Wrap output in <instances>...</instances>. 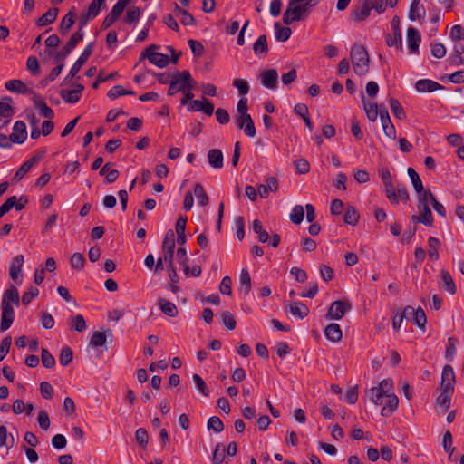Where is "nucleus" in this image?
<instances>
[{
	"label": "nucleus",
	"instance_id": "nucleus-6",
	"mask_svg": "<svg viewBox=\"0 0 464 464\" xmlns=\"http://www.w3.org/2000/svg\"><path fill=\"white\" fill-rule=\"evenodd\" d=\"M351 308L352 305L348 301H334L330 305L326 317L331 320H340Z\"/></svg>",
	"mask_w": 464,
	"mask_h": 464
},
{
	"label": "nucleus",
	"instance_id": "nucleus-51",
	"mask_svg": "<svg viewBox=\"0 0 464 464\" xmlns=\"http://www.w3.org/2000/svg\"><path fill=\"white\" fill-rule=\"evenodd\" d=\"M369 398L375 405H382L383 402V397L385 394L377 387H372L369 392Z\"/></svg>",
	"mask_w": 464,
	"mask_h": 464
},
{
	"label": "nucleus",
	"instance_id": "nucleus-31",
	"mask_svg": "<svg viewBox=\"0 0 464 464\" xmlns=\"http://www.w3.org/2000/svg\"><path fill=\"white\" fill-rule=\"evenodd\" d=\"M158 304L161 312L169 317H176L179 314L177 306L165 298H160L158 300Z\"/></svg>",
	"mask_w": 464,
	"mask_h": 464
},
{
	"label": "nucleus",
	"instance_id": "nucleus-59",
	"mask_svg": "<svg viewBox=\"0 0 464 464\" xmlns=\"http://www.w3.org/2000/svg\"><path fill=\"white\" fill-rule=\"evenodd\" d=\"M141 11L139 7H131L127 10L125 16V23L130 24L138 22L140 16Z\"/></svg>",
	"mask_w": 464,
	"mask_h": 464
},
{
	"label": "nucleus",
	"instance_id": "nucleus-9",
	"mask_svg": "<svg viewBox=\"0 0 464 464\" xmlns=\"http://www.w3.org/2000/svg\"><path fill=\"white\" fill-rule=\"evenodd\" d=\"M259 79L261 84L271 90H275L278 85V72L276 69H268L260 72Z\"/></svg>",
	"mask_w": 464,
	"mask_h": 464
},
{
	"label": "nucleus",
	"instance_id": "nucleus-34",
	"mask_svg": "<svg viewBox=\"0 0 464 464\" xmlns=\"http://www.w3.org/2000/svg\"><path fill=\"white\" fill-rule=\"evenodd\" d=\"M239 292L243 293L245 295H247L251 291V277L247 271V269L243 268L240 273L239 278Z\"/></svg>",
	"mask_w": 464,
	"mask_h": 464
},
{
	"label": "nucleus",
	"instance_id": "nucleus-56",
	"mask_svg": "<svg viewBox=\"0 0 464 464\" xmlns=\"http://www.w3.org/2000/svg\"><path fill=\"white\" fill-rule=\"evenodd\" d=\"M304 216V210L302 205H295L290 214V219L295 224H300Z\"/></svg>",
	"mask_w": 464,
	"mask_h": 464
},
{
	"label": "nucleus",
	"instance_id": "nucleus-28",
	"mask_svg": "<svg viewBox=\"0 0 464 464\" xmlns=\"http://www.w3.org/2000/svg\"><path fill=\"white\" fill-rule=\"evenodd\" d=\"M34 104L36 109L39 110L42 116L47 119H53L54 117L53 111L46 104V102L38 95H34L33 98Z\"/></svg>",
	"mask_w": 464,
	"mask_h": 464
},
{
	"label": "nucleus",
	"instance_id": "nucleus-36",
	"mask_svg": "<svg viewBox=\"0 0 464 464\" xmlns=\"http://www.w3.org/2000/svg\"><path fill=\"white\" fill-rule=\"evenodd\" d=\"M425 9L421 5L420 7L419 5H411L410 11H409V19L411 21H416L419 20L420 24H422L425 20Z\"/></svg>",
	"mask_w": 464,
	"mask_h": 464
},
{
	"label": "nucleus",
	"instance_id": "nucleus-44",
	"mask_svg": "<svg viewBox=\"0 0 464 464\" xmlns=\"http://www.w3.org/2000/svg\"><path fill=\"white\" fill-rule=\"evenodd\" d=\"M276 38L279 42H285L289 39L292 31L289 27H283L279 23L275 24Z\"/></svg>",
	"mask_w": 464,
	"mask_h": 464
},
{
	"label": "nucleus",
	"instance_id": "nucleus-38",
	"mask_svg": "<svg viewBox=\"0 0 464 464\" xmlns=\"http://www.w3.org/2000/svg\"><path fill=\"white\" fill-rule=\"evenodd\" d=\"M84 32H81V30H77L72 34L67 44L63 46V48L68 51L70 53L72 50L77 46V44L83 40Z\"/></svg>",
	"mask_w": 464,
	"mask_h": 464
},
{
	"label": "nucleus",
	"instance_id": "nucleus-57",
	"mask_svg": "<svg viewBox=\"0 0 464 464\" xmlns=\"http://www.w3.org/2000/svg\"><path fill=\"white\" fill-rule=\"evenodd\" d=\"M41 360L43 365L47 369L53 368L55 365L54 357L45 348H42Z\"/></svg>",
	"mask_w": 464,
	"mask_h": 464
},
{
	"label": "nucleus",
	"instance_id": "nucleus-7",
	"mask_svg": "<svg viewBox=\"0 0 464 464\" xmlns=\"http://www.w3.org/2000/svg\"><path fill=\"white\" fill-rule=\"evenodd\" d=\"M175 245L174 232L172 230H169L162 242V257L164 258V262L170 265L173 263Z\"/></svg>",
	"mask_w": 464,
	"mask_h": 464
},
{
	"label": "nucleus",
	"instance_id": "nucleus-43",
	"mask_svg": "<svg viewBox=\"0 0 464 464\" xmlns=\"http://www.w3.org/2000/svg\"><path fill=\"white\" fill-rule=\"evenodd\" d=\"M440 274L445 290L448 291L450 294H455L457 289L450 274L444 269L441 270Z\"/></svg>",
	"mask_w": 464,
	"mask_h": 464
},
{
	"label": "nucleus",
	"instance_id": "nucleus-26",
	"mask_svg": "<svg viewBox=\"0 0 464 464\" xmlns=\"http://www.w3.org/2000/svg\"><path fill=\"white\" fill-rule=\"evenodd\" d=\"M19 304V293L16 287L11 286L7 289L3 296L1 305L12 306Z\"/></svg>",
	"mask_w": 464,
	"mask_h": 464
},
{
	"label": "nucleus",
	"instance_id": "nucleus-8",
	"mask_svg": "<svg viewBox=\"0 0 464 464\" xmlns=\"http://www.w3.org/2000/svg\"><path fill=\"white\" fill-rule=\"evenodd\" d=\"M384 193L392 203L409 200V192L406 186L399 181L392 182V194L388 193L386 190H384Z\"/></svg>",
	"mask_w": 464,
	"mask_h": 464
},
{
	"label": "nucleus",
	"instance_id": "nucleus-52",
	"mask_svg": "<svg viewBox=\"0 0 464 464\" xmlns=\"http://www.w3.org/2000/svg\"><path fill=\"white\" fill-rule=\"evenodd\" d=\"M358 211L354 208L349 207L343 216L344 222L348 225H355L358 222Z\"/></svg>",
	"mask_w": 464,
	"mask_h": 464
},
{
	"label": "nucleus",
	"instance_id": "nucleus-55",
	"mask_svg": "<svg viewBox=\"0 0 464 464\" xmlns=\"http://www.w3.org/2000/svg\"><path fill=\"white\" fill-rule=\"evenodd\" d=\"M207 428L208 430H213L217 433H219L223 431L224 424L218 417L213 416L208 420Z\"/></svg>",
	"mask_w": 464,
	"mask_h": 464
},
{
	"label": "nucleus",
	"instance_id": "nucleus-15",
	"mask_svg": "<svg viewBox=\"0 0 464 464\" xmlns=\"http://www.w3.org/2000/svg\"><path fill=\"white\" fill-rule=\"evenodd\" d=\"M455 382V373L450 365H445L441 373L440 389L453 391Z\"/></svg>",
	"mask_w": 464,
	"mask_h": 464
},
{
	"label": "nucleus",
	"instance_id": "nucleus-32",
	"mask_svg": "<svg viewBox=\"0 0 464 464\" xmlns=\"http://www.w3.org/2000/svg\"><path fill=\"white\" fill-rule=\"evenodd\" d=\"M290 313L299 318L304 319L309 314V308L301 302H293L289 304Z\"/></svg>",
	"mask_w": 464,
	"mask_h": 464
},
{
	"label": "nucleus",
	"instance_id": "nucleus-11",
	"mask_svg": "<svg viewBox=\"0 0 464 464\" xmlns=\"http://www.w3.org/2000/svg\"><path fill=\"white\" fill-rule=\"evenodd\" d=\"M194 197L198 199V203H208V197L203 188V186L199 183L194 186L192 191H188L185 195V198L183 203H193Z\"/></svg>",
	"mask_w": 464,
	"mask_h": 464
},
{
	"label": "nucleus",
	"instance_id": "nucleus-19",
	"mask_svg": "<svg viewBox=\"0 0 464 464\" xmlns=\"http://www.w3.org/2000/svg\"><path fill=\"white\" fill-rule=\"evenodd\" d=\"M372 9V5H370V0H363V2L353 11V20L358 22L364 21L370 15Z\"/></svg>",
	"mask_w": 464,
	"mask_h": 464
},
{
	"label": "nucleus",
	"instance_id": "nucleus-10",
	"mask_svg": "<svg viewBox=\"0 0 464 464\" xmlns=\"http://www.w3.org/2000/svg\"><path fill=\"white\" fill-rule=\"evenodd\" d=\"M236 124L238 129H243L246 136L253 138L256 136V128L250 115H237Z\"/></svg>",
	"mask_w": 464,
	"mask_h": 464
},
{
	"label": "nucleus",
	"instance_id": "nucleus-17",
	"mask_svg": "<svg viewBox=\"0 0 464 464\" xmlns=\"http://www.w3.org/2000/svg\"><path fill=\"white\" fill-rule=\"evenodd\" d=\"M415 89L419 92H432L438 90H442L444 87L435 81L430 79L418 80L415 82Z\"/></svg>",
	"mask_w": 464,
	"mask_h": 464
},
{
	"label": "nucleus",
	"instance_id": "nucleus-25",
	"mask_svg": "<svg viewBox=\"0 0 464 464\" xmlns=\"http://www.w3.org/2000/svg\"><path fill=\"white\" fill-rule=\"evenodd\" d=\"M254 53L260 57H266L268 53L267 39L265 34L260 35L253 44Z\"/></svg>",
	"mask_w": 464,
	"mask_h": 464
},
{
	"label": "nucleus",
	"instance_id": "nucleus-3",
	"mask_svg": "<svg viewBox=\"0 0 464 464\" xmlns=\"http://www.w3.org/2000/svg\"><path fill=\"white\" fill-rule=\"evenodd\" d=\"M169 83V87L167 92L169 96H173L178 92H185L186 89H194L195 87V81L188 70L173 73V77Z\"/></svg>",
	"mask_w": 464,
	"mask_h": 464
},
{
	"label": "nucleus",
	"instance_id": "nucleus-46",
	"mask_svg": "<svg viewBox=\"0 0 464 464\" xmlns=\"http://www.w3.org/2000/svg\"><path fill=\"white\" fill-rule=\"evenodd\" d=\"M72 331L82 332L86 329V322L82 314H77L69 323Z\"/></svg>",
	"mask_w": 464,
	"mask_h": 464
},
{
	"label": "nucleus",
	"instance_id": "nucleus-27",
	"mask_svg": "<svg viewBox=\"0 0 464 464\" xmlns=\"http://www.w3.org/2000/svg\"><path fill=\"white\" fill-rule=\"evenodd\" d=\"M208 160L209 165L214 169H221L223 167V153L219 149H211L208 152Z\"/></svg>",
	"mask_w": 464,
	"mask_h": 464
},
{
	"label": "nucleus",
	"instance_id": "nucleus-48",
	"mask_svg": "<svg viewBox=\"0 0 464 464\" xmlns=\"http://www.w3.org/2000/svg\"><path fill=\"white\" fill-rule=\"evenodd\" d=\"M363 108L370 121H375L378 117V106L363 100Z\"/></svg>",
	"mask_w": 464,
	"mask_h": 464
},
{
	"label": "nucleus",
	"instance_id": "nucleus-33",
	"mask_svg": "<svg viewBox=\"0 0 464 464\" xmlns=\"http://www.w3.org/2000/svg\"><path fill=\"white\" fill-rule=\"evenodd\" d=\"M12 103L13 100L9 96H5L0 101V121L3 118H10L14 114Z\"/></svg>",
	"mask_w": 464,
	"mask_h": 464
},
{
	"label": "nucleus",
	"instance_id": "nucleus-47",
	"mask_svg": "<svg viewBox=\"0 0 464 464\" xmlns=\"http://www.w3.org/2000/svg\"><path fill=\"white\" fill-rule=\"evenodd\" d=\"M226 456V448L222 443H218L215 447L212 455V463L213 464H221Z\"/></svg>",
	"mask_w": 464,
	"mask_h": 464
},
{
	"label": "nucleus",
	"instance_id": "nucleus-62",
	"mask_svg": "<svg viewBox=\"0 0 464 464\" xmlns=\"http://www.w3.org/2000/svg\"><path fill=\"white\" fill-rule=\"evenodd\" d=\"M72 267L77 270H81L83 268L85 264V258L81 253H74L70 260Z\"/></svg>",
	"mask_w": 464,
	"mask_h": 464
},
{
	"label": "nucleus",
	"instance_id": "nucleus-16",
	"mask_svg": "<svg viewBox=\"0 0 464 464\" xmlns=\"http://www.w3.org/2000/svg\"><path fill=\"white\" fill-rule=\"evenodd\" d=\"M1 324L0 331L5 332L12 325L14 319V311L12 306L1 305Z\"/></svg>",
	"mask_w": 464,
	"mask_h": 464
},
{
	"label": "nucleus",
	"instance_id": "nucleus-29",
	"mask_svg": "<svg viewBox=\"0 0 464 464\" xmlns=\"http://www.w3.org/2000/svg\"><path fill=\"white\" fill-rule=\"evenodd\" d=\"M58 12L59 10L56 7L50 8L44 14L37 19V26L43 27L53 24L57 18Z\"/></svg>",
	"mask_w": 464,
	"mask_h": 464
},
{
	"label": "nucleus",
	"instance_id": "nucleus-20",
	"mask_svg": "<svg viewBox=\"0 0 464 464\" xmlns=\"http://www.w3.org/2000/svg\"><path fill=\"white\" fill-rule=\"evenodd\" d=\"M278 183L276 178L270 177L266 179V184H260L257 188V194L261 198H266L270 191L277 190Z\"/></svg>",
	"mask_w": 464,
	"mask_h": 464
},
{
	"label": "nucleus",
	"instance_id": "nucleus-12",
	"mask_svg": "<svg viewBox=\"0 0 464 464\" xmlns=\"http://www.w3.org/2000/svg\"><path fill=\"white\" fill-rule=\"evenodd\" d=\"M405 313H407V316H411L410 319L414 324H416L420 329H424L427 319L426 314L421 307L414 309L412 306L408 305L405 307Z\"/></svg>",
	"mask_w": 464,
	"mask_h": 464
},
{
	"label": "nucleus",
	"instance_id": "nucleus-21",
	"mask_svg": "<svg viewBox=\"0 0 464 464\" xmlns=\"http://www.w3.org/2000/svg\"><path fill=\"white\" fill-rule=\"evenodd\" d=\"M75 12L76 9L74 6H72L70 11L63 17L59 25V30L62 34H66L74 24V19L76 15Z\"/></svg>",
	"mask_w": 464,
	"mask_h": 464
},
{
	"label": "nucleus",
	"instance_id": "nucleus-58",
	"mask_svg": "<svg viewBox=\"0 0 464 464\" xmlns=\"http://www.w3.org/2000/svg\"><path fill=\"white\" fill-rule=\"evenodd\" d=\"M60 95L65 102L71 104H74L80 100V96L73 90H62Z\"/></svg>",
	"mask_w": 464,
	"mask_h": 464
},
{
	"label": "nucleus",
	"instance_id": "nucleus-30",
	"mask_svg": "<svg viewBox=\"0 0 464 464\" xmlns=\"http://www.w3.org/2000/svg\"><path fill=\"white\" fill-rule=\"evenodd\" d=\"M420 215H413L411 219L413 222H420L424 225L430 226L432 224V214L430 209L428 208V205H422V208H420Z\"/></svg>",
	"mask_w": 464,
	"mask_h": 464
},
{
	"label": "nucleus",
	"instance_id": "nucleus-45",
	"mask_svg": "<svg viewBox=\"0 0 464 464\" xmlns=\"http://www.w3.org/2000/svg\"><path fill=\"white\" fill-rule=\"evenodd\" d=\"M34 160H28L24 162L14 173V181H20L34 166Z\"/></svg>",
	"mask_w": 464,
	"mask_h": 464
},
{
	"label": "nucleus",
	"instance_id": "nucleus-5",
	"mask_svg": "<svg viewBox=\"0 0 464 464\" xmlns=\"http://www.w3.org/2000/svg\"><path fill=\"white\" fill-rule=\"evenodd\" d=\"M93 46H94V44L91 43L84 48V50L82 53V54L80 55V57L76 60V62L72 66L68 75L63 80V82H66L67 81H69L76 76V74L81 70L82 66L88 61V59L92 55V53L93 52Z\"/></svg>",
	"mask_w": 464,
	"mask_h": 464
},
{
	"label": "nucleus",
	"instance_id": "nucleus-40",
	"mask_svg": "<svg viewBox=\"0 0 464 464\" xmlns=\"http://www.w3.org/2000/svg\"><path fill=\"white\" fill-rule=\"evenodd\" d=\"M441 392L438 396L436 402L437 405L441 407L443 411H447L450 406V393L452 391L440 389Z\"/></svg>",
	"mask_w": 464,
	"mask_h": 464
},
{
	"label": "nucleus",
	"instance_id": "nucleus-39",
	"mask_svg": "<svg viewBox=\"0 0 464 464\" xmlns=\"http://www.w3.org/2000/svg\"><path fill=\"white\" fill-rule=\"evenodd\" d=\"M107 333L110 335H111V330H108ZM106 338H107L106 332L102 333V332L96 331L92 334V335L91 337L90 344L93 347H102L103 344H105Z\"/></svg>",
	"mask_w": 464,
	"mask_h": 464
},
{
	"label": "nucleus",
	"instance_id": "nucleus-49",
	"mask_svg": "<svg viewBox=\"0 0 464 464\" xmlns=\"http://www.w3.org/2000/svg\"><path fill=\"white\" fill-rule=\"evenodd\" d=\"M428 245H429V247H430V250H429V257L431 259V260H437L439 258V252H438V248L439 246H440V242L438 238L436 237H429V240H428Z\"/></svg>",
	"mask_w": 464,
	"mask_h": 464
},
{
	"label": "nucleus",
	"instance_id": "nucleus-60",
	"mask_svg": "<svg viewBox=\"0 0 464 464\" xmlns=\"http://www.w3.org/2000/svg\"><path fill=\"white\" fill-rule=\"evenodd\" d=\"M221 318L224 325L227 329L234 330L236 328L235 317L229 311H223L221 313Z\"/></svg>",
	"mask_w": 464,
	"mask_h": 464
},
{
	"label": "nucleus",
	"instance_id": "nucleus-14",
	"mask_svg": "<svg viewBox=\"0 0 464 464\" xmlns=\"http://www.w3.org/2000/svg\"><path fill=\"white\" fill-rule=\"evenodd\" d=\"M420 42L421 36L419 31L416 28L410 26L407 30V44L411 53L418 52Z\"/></svg>",
	"mask_w": 464,
	"mask_h": 464
},
{
	"label": "nucleus",
	"instance_id": "nucleus-61",
	"mask_svg": "<svg viewBox=\"0 0 464 464\" xmlns=\"http://www.w3.org/2000/svg\"><path fill=\"white\" fill-rule=\"evenodd\" d=\"M233 86L237 89L238 93L242 96L246 95L250 89L247 81L244 79H235L233 81Z\"/></svg>",
	"mask_w": 464,
	"mask_h": 464
},
{
	"label": "nucleus",
	"instance_id": "nucleus-50",
	"mask_svg": "<svg viewBox=\"0 0 464 464\" xmlns=\"http://www.w3.org/2000/svg\"><path fill=\"white\" fill-rule=\"evenodd\" d=\"M418 194V202L419 203H439L436 196H434L430 190L425 189L424 187L420 192H417Z\"/></svg>",
	"mask_w": 464,
	"mask_h": 464
},
{
	"label": "nucleus",
	"instance_id": "nucleus-53",
	"mask_svg": "<svg viewBox=\"0 0 464 464\" xmlns=\"http://www.w3.org/2000/svg\"><path fill=\"white\" fill-rule=\"evenodd\" d=\"M192 379H193L195 386L197 387L198 392L203 396L208 397L209 395V391L208 389V386H207L205 381L198 373H194L192 376Z\"/></svg>",
	"mask_w": 464,
	"mask_h": 464
},
{
	"label": "nucleus",
	"instance_id": "nucleus-2",
	"mask_svg": "<svg viewBox=\"0 0 464 464\" xmlns=\"http://www.w3.org/2000/svg\"><path fill=\"white\" fill-rule=\"evenodd\" d=\"M353 69L359 75H365L369 72L370 58L367 50L359 44H354L350 53Z\"/></svg>",
	"mask_w": 464,
	"mask_h": 464
},
{
	"label": "nucleus",
	"instance_id": "nucleus-1",
	"mask_svg": "<svg viewBox=\"0 0 464 464\" xmlns=\"http://www.w3.org/2000/svg\"><path fill=\"white\" fill-rule=\"evenodd\" d=\"M318 4V0H289L283 14V22L290 25L294 22L304 21Z\"/></svg>",
	"mask_w": 464,
	"mask_h": 464
},
{
	"label": "nucleus",
	"instance_id": "nucleus-54",
	"mask_svg": "<svg viewBox=\"0 0 464 464\" xmlns=\"http://www.w3.org/2000/svg\"><path fill=\"white\" fill-rule=\"evenodd\" d=\"M73 353L70 347H63L59 355V362L63 366H67L72 360Z\"/></svg>",
	"mask_w": 464,
	"mask_h": 464
},
{
	"label": "nucleus",
	"instance_id": "nucleus-37",
	"mask_svg": "<svg viewBox=\"0 0 464 464\" xmlns=\"http://www.w3.org/2000/svg\"><path fill=\"white\" fill-rule=\"evenodd\" d=\"M382 130L384 131V134L389 137L390 139L395 140L396 139V130L394 125L392 122V120L390 116H382Z\"/></svg>",
	"mask_w": 464,
	"mask_h": 464
},
{
	"label": "nucleus",
	"instance_id": "nucleus-23",
	"mask_svg": "<svg viewBox=\"0 0 464 464\" xmlns=\"http://www.w3.org/2000/svg\"><path fill=\"white\" fill-rule=\"evenodd\" d=\"M326 338L333 343H338L342 340L343 333L340 325L333 323L327 325L324 329Z\"/></svg>",
	"mask_w": 464,
	"mask_h": 464
},
{
	"label": "nucleus",
	"instance_id": "nucleus-18",
	"mask_svg": "<svg viewBox=\"0 0 464 464\" xmlns=\"http://www.w3.org/2000/svg\"><path fill=\"white\" fill-rule=\"evenodd\" d=\"M23 264H24V256L18 255L13 259L10 269H9L10 277L16 284H21V282H22L20 280V277H21L20 274L22 271Z\"/></svg>",
	"mask_w": 464,
	"mask_h": 464
},
{
	"label": "nucleus",
	"instance_id": "nucleus-42",
	"mask_svg": "<svg viewBox=\"0 0 464 464\" xmlns=\"http://www.w3.org/2000/svg\"><path fill=\"white\" fill-rule=\"evenodd\" d=\"M407 173L411 180L412 186L416 192H420L423 188L422 180L417 171L410 167L407 169Z\"/></svg>",
	"mask_w": 464,
	"mask_h": 464
},
{
	"label": "nucleus",
	"instance_id": "nucleus-13",
	"mask_svg": "<svg viewBox=\"0 0 464 464\" xmlns=\"http://www.w3.org/2000/svg\"><path fill=\"white\" fill-rule=\"evenodd\" d=\"M27 138L26 125L22 121H17L13 126L11 140L13 143L22 144Z\"/></svg>",
	"mask_w": 464,
	"mask_h": 464
},
{
	"label": "nucleus",
	"instance_id": "nucleus-64",
	"mask_svg": "<svg viewBox=\"0 0 464 464\" xmlns=\"http://www.w3.org/2000/svg\"><path fill=\"white\" fill-rule=\"evenodd\" d=\"M135 439L140 446L146 448L149 440L147 430L144 428H139L135 432Z\"/></svg>",
	"mask_w": 464,
	"mask_h": 464
},
{
	"label": "nucleus",
	"instance_id": "nucleus-35",
	"mask_svg": "<svg viewBox=\"0 0 464 464\" xmlns=\"http://www.w3.org/2000/svg\"><path fill=\"white\" fill-rule=\"evenodd\" d=\"M379 173L383 183V189L392 194V182L394 181L390 170L387 168H382L380 169Z\"/></svg>",
	"mask_w": 464,
	"mask_h": 464
},
{
	"label": "nucleus",
	"instance_id": "nucleus-4",
	"mask_svg": "<svg viewBox=\"0 0 464 464\" xmlns=\"http://www.w3.org/2000/svg\"><path fill=\"white\" fill-rule=\"evenodd\" d=\"M160 48L159 45L150 44L148 46L140 56V62L148 59L150 63L160 67L164 68L170 63V58L167 54L156 52Z\"/></svg>",
	"mask_w": 464,
	"mask_h": 464
},
{
	"label": "nucleus",
	"instance_id": "nucleus-22",
	"mask_svg": "<svg viewBox=\"0 0 464 464\" xmlns=\"http://www.w3.org/2000/svg\"><path fill=\"white\" fill-rule=\"evenodd\" d=\"M5 88L13 92L19 94L32 93L33 91L29 89L26 84L21 80H10L5 84Z\"/></svg>",
	"mask_w": 464,
	"mask_h": 464
},
{
	"label": "nucleus",
	"instance_id": "nucleus-63",
	"mask_svg": "<svg viewBox=\"0 0 464 464\" xmlns=\"http://www.w3.org/2000/svg\"><path fill=\"white\" fill-rule=\"evenodd\" d=\"M188 45L191 49V52L195 57H200L203 55L204 46L200 42H198L197 40L189 39L188 41Z\"/></svg>",
	"mask_w": 464,
	"mask_h": 464
},
{
	"label": "nucleus",
	"instance_id": "nucleus-41",
	"mask_svg": "<svg viewBox=\"0 0 464 464\" xmlns=\"http://www.w3.org/2000/svg\"><path fill=\"white\" fill-rule=\"evenodd\" d=\"M390 107L394 116L399 120L406 119V113L400 103V102L394 98H390Z\"/></svg>",
	"mask_w": 464,
	"mask_h": 464
},
{
	"label": "nucleus",
	"instance_id": "nucleus-24",
	"mask_svg": "<svg viewBox=\"0 0 464 464\" xmlns=\"http://www.w3.org/2000/svg\"><path fill=\"white\" fill-rule=\"evenodd\" d=\"M385 397L387 398V403L381 410V414L383 417H389L397 410L399 405V399L397 395L394 393H392Z\"/></svg>",
	"mask_w": 464,
	"mask_h": 464
}]
</instances>
